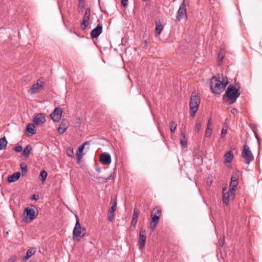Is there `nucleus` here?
Wrapping results in <instances>:
<instances>
[{
	"instance_id": "1",
	"label": "nucleus",
	"mask_w": 262,
	"mask_h": 262,
	"mask_svg": "<svg viewBox=\"0 0 262 262\" xmlns=\"http://www.w3.org/2000/svg\"><path fill=\"white\" fill-rule=\"evenodd\" d=\"M229 83V81L226 76L222 75L213 76L210 81L211 89L213 93L219 94L222 93Z\"/></svg>"
},
{
	"instance_id": "2",
	"label": "nucleus",
	"mask_w": 262,
	"mask_h": 262,
	"mask_svg": "<svg viewBox=\"0 0 262 262\" xmlns=\"http://www.w3.org/2000/svg\"><path fill=\"white\" fill-rule=\"evenodd\" d=\"M200 104V97L195 93H192L189 102L190 115L193 117L197 112Z\"/></svg>"
},
{
	"instance_id": "3",
	"label": "nucleus",
	"mask_w": 262,
	"mask_h": 262,
	"mask_svg": "<svg viewBox=\"0 0 262 262\" xmlns=\"http://www.w3.org/2000/svg\"><path fill=\"white\" fill-rule=\"evenodd\" d=\"M76 223L73 229V239L75 241H79L80 238L84 235L85 229L82 228L77 215H76Z\"/></svg>"
},
{
	"instance_id": "4",
	"label": "nucleus",
	"mask_w": 262,
	"mask_h": 262,
	"mask_svg": "<svg viewBox=\"0 0 262 262\" xmlns=\"http://www.w3.org/2000/svg\"><path fill=\"white\" fill-rule=\"evenodd\" d=\"M240 94L238 92L237 89L235 86H229L224 96H227V98L231 100L230 104L234 103L237 98L239 96Z\"/></svg>"
},
{
	"instance_id": "5",
	"label": "nucleus",
	"mask_w": 262,
	"mask_h": 262,
	"mask_svg": "<svg viewBox=\"0 0 262 262\" xmlns=\"http://www.w3.org/2000/svg\"><path fill=\"white\" fill-rule=\"evenodd\" d=\"M35 217L36 214L33 209L28 207L25 209L23 217L24 222L29 223Z\"/></svg>"
},
{
	"instance_id": "6",
	"label": "nucleus",
	"mask_w": 262,
	"mask_h": 262,
	"mask_svg": "<svg viewBox=\"0 0 262 262\" xmlns=\"http://www.w3.org/2000/svg\"><path fill=\"white\" fill-rule=\"evenodd\" d=\"M238 184V176L237 174H233L231 178L230 183V192L231 196L233 199L235 196V190Z\"/></svg>"
},
{
	"instance_id": "7",
	"label": "nucleus",
	"mask_w": 262,
	"mask_h": 262,
	"mask_svg": "<svg viewBox=\"0 0 262 262\" xmlns=\"http://www.w3.org/2000/svg\"><path fill=\"white\" fill-rule=\"evenodd\" d=\"M45 86V82L42 79L40 78L37 80L36 83L34 84L32 87L28 91L31 95L35 94L38 93L40 90L43 89Z\"/></svg>"
},
{
	"instance_id": "8",
	"label": "nucleus",
	"mask_w": 262,
	"mask_h": 262,
	"mask_svg": "<svg viewBox=\"0 0 262 262\" xmlns=\"http://www.w3.org/2000/svg\"><path fill=\"white\" fill-rule=\"evenodd\" d=\"M242 155L247 164H249L254 159L253 155L247 144L244 145Z\"/></svg>"
},
{
	"instance_id": "9",
	"label": "nucleus",
	"mask_w": 262,
	"mask_h": 262,
	"mask_svg": "<svg viewBox=\"0 0 262 262\" xmlns=\"http://www.w3.org/2000/svg\"><path fill=\"white\" fill-rule=\"evenodd\" d=\"M183 18H185V19H187V18L186 8L184 2L180 5L177 12L176 21H180Z\"/></svg>"
},
{
	"instance_id": "10",
	"label": "nucleus",
	"mask_w": 262,
	"mask_h": 262,
	"mask_svg": "<svg viewBox=\"0 0 262 262\" xmlns=\"http://www.w3.org/2000/svg\"><path fill=\"white\" fill-rule=\"evenodd\" d=\"M146 239V231L145 230L141 228L140 230L139 243V249L143 250L145 245V242Z\"/></svg>"
},
{
	"instance_id": "11",
	"label": "nucleus",
	"mask_w": 262,
	"mask_h": 262,
	"mask_svg": "<svg viewBox=\"0 0 262 262\" xmlns=\"http://www.w3.org/2000/svg\"><path fill=\"white\" fill-rule=\"evenodd\" d=\"M62 114V109L60 107H56L54 111L50 114V117L54 122H58L60 120Z\"/></svg>"
},
{
	"instance_id": "12",
	"label": "nucleus",
	"mask_w": 262,
	"mask_h": 262,
	"mask_svg": "<svg viewBox=\"0 0 262 262\" xmlns=\"http://www.w3.org/2000/svg\"><path fill=\"white\" fill-rule=\"evenodd\" d=\"M45 115L43 113H39L36 115L33 119L34 123L36 125H40L46 122Z\"/></svg>"
},
{
	"instance_id": "13",
	"label": "nucleus",
	"mask_w": 262,
	"mask_h": 262,
	"mask_svg": "<svg viewBox=\"0 0 262 262\" xmlns=\"http://www.w3.org/2000/svg\"><path fill=\"white\" fill-rule=\"evenodd\" d=\"M102 31V26L101 24H98L97 26L92 30L91 32V36L92 38H95L98 37Z\"/></svg>"
},
{
	"instance_id": "14",
	"label": "nucleus",
	"mask_w": 262,
	"mask_h": 262,
	"mask_svg": "<svg viewBox=\"0 0 262 262\" xmlns=\"http://www.w3.org/2000/svg\"><path fill=\"white\" fill-rule=\"evenodd\" d=\"M100 162L103 165H108L111 163V156L106 153H103L100 155Z\"/></svg>"
},
{
	"instance_id": "15",
	"label": "nucleus",
	"mask_w": 262,
	"mask_h": 262,
	"mask_svg": "<svg viewBox=\"0 0 262 262\" xmlns=\"http://www.w3.org/2000/svg\"><path fill=\"white\" fill-rule=\"evenodd\" d=\"M223 193V202L226 205H228L229 202V196H231L230 192L227 190V189L225 187L223 188L222 190Z\"/></svg>"
},
{
	"instance_id": "16",
	"label": "nucleus",
	"mask_w": 262,
	"mask_h": 262,
	"mask_svg": "<svg viewBox=\"0 0 262 262\" xmlns=\"http://www.w3.org/2000/svg\"><path fill=\"white\" fill-rule=\"evenodd\" d=\"M151 220L149 224V228L151 230L154 231L159 222L160 217H159L158 216H156V215L151 214Z\"/></svg>"
},
{
	"instance_id": "17",
	"label": "nucleus",
	"mask_w": 262,
	"mask_h": 262,
	"mask_svg": "<svg viewBox=\"0 0 262 262\" xmlns=\"http://www.w3.org/2000/svg\"><path fill=\"white\" fill-rule=\"evenodd\" d=\"M68 121L65 120H63L58 128V132L59 134H63L68 127Z\"/></svg>"
},
{
	"instance_id": "18",
	"label": "nucleus",
	"mask_w": 262,
	"mask_h": 262,
	"mask_svg": "<svg viewBox=\"0 0 262 262\" xmlns=\"http://www.w3.org/2000/svg\"><path fill=\"white\" fill-rule=\"evenodd\" d=\"M20 176V173L19 172H15L8 177V181L9 183L16 182L17 180H18Z\"/></svg>"
},
{
	"instance_id": "19",
	"label": "nucleus",
	"mask_w": 262,
	"mask_h": 262,
	"mask_svg": "<svg viewBox=\"0 0 262 262\" xmlns=\"http://www.w3.org/2000/svg\"><path fill=\"white\" fill-rule=\"evenodd\" d=\"M36 250L34 248H29L27 252V254L25 256L23 257V260L24 261H26L30 257H31L33 255L35 254Z\"/></svg>"
},
{
	"instance_id": "20",
	"label": "nucleus",
	"mask_w": 262,
	"mask_h": 262,
	"mask_svg": "<svg viewBox=\"0 0 262 262\" xmlns=\"http://www.w3.org/2000/svg\"><path fill=\"white\" fill-rule=\"evenodd\" d=\"M139 215V211L135 208L134 210L132 224L133 225L135 226L138 221V216Z\"/></svg>"
},
{
	"instance_id": "21",
	"label": "nucleus",
	"mask_w": 262,
	"mask_h": 262,
	"mask_svg": "<svg viewBox=\"0 0 262 262\" xmlns=\"http://www.w3.org/2000/svg\"><path fill=\"white\" fill-rule=\"evenodd\" d=\"M224 158L225 163H230L233 158L232 152L231 151L227 152L224 156Z\"/></svg>"
},
{
	"instance_id": "22",
	"label": "nucleus",
	"mask_w": 262,
	"mask_h": 262,
	"mask_svg": "<svg viewBox=\"0 0 262 262\" xmlns=\"http://www.w3.org/2000/svg\"><path fill=\"white\" fill-rule=\"evenodd\" d=\"M8 142L5 137L0 139V150L5 149L7 146Z\"/></svg>"
},
{
	"instance_id": "23",
	"label": "nucleus",
	"mask_w": 262,
	"mask_h": 262,
	"mask_svg": "<svg viewBox=\"0 0 262 262\" xmlns=\"http://www.w3.org/2000/svg\"><path fill=\"white\" fill-rule=\"evenodd\" d=\"M32 147L31 145H28L23 150L22 155L26 158L29 157L30 151L32 150Z\"/></svg>"
},
{
	"instance_id": "24",
	"label": "nucleus",
	"mask_w": 262,
	"mask_h": 262,
	"mask_svg": "<svg viewBox=\"0 0 262 262\" xmlns=\"http://www.w3.org/2000/svg\"><path fill=\"white\" fill-rule=\"evenodd\" d=\"M151 213V215H156L160 217L162 214V210L159 207H156L152 209Z\"/></svg>"
},
{
	"instance_id": "25",
	"label": "nucleus",
	"mask_w": 262,
	"mask_h": 262,
	"mask_svg": "<svg viewBox=\"0 0 262 262\" xmlns=\"http://www.w3.org/2000/svg\"><path fill=\"white\" fill-rule=\"evenodd\" d=\"M225 55V51L224 49H221L218 54V58L219 59V64H221L222 60Z\"/></svg>"
},
{
	"instance_id": "26",
	"label": "nucleus",
	"mask_w": 262,
	"mask_h": 262,
	"mask_svg": "<svg viewBox=\"0 0 262 262\" xmlns=\"http://www.w3.org/2000/svg\"><path fill=\"white\" fill-rule=\"evenodd\" d=\"M88 144L89 142H85L79 147L76 153L77 156H82V155H81V153L83 150L85 145Z\"/></svg>"
},
{
	"instance_id": "27",
	"label": "nucleus",
	"mask_w": 262,
	"mask_h": 262,
	"mask_svg": "<svg viewBox=\"0 0 262 262\" xmlns=\"http://www.w3.org/2000/svg\"><path fill=\"white\" fill-rule=\"evenodd\" d=\"M181 144L182 147H185L187 145V142L186 139V137H185V134L184 133H181Z\"/></svg>"
},
{
	"instance_id": "28",
	"label": "nucleus",
	"mask_w": 262,
	"mask_h": 262,
	"mask_svg": "<svg viewBox=\"0 0 262 262\" xmlns=\"http://www.w3.org/2000/svg\"><path fill=\"white\" fill-rule=\"evenodd\" d=\"M27 130L32 135L35 134V125L33 124H28L27 126Z\"/></svg>"
},
{
	"instance_id": "29",
	"label": "nucleus",
	"mask_w": 262,
	"mask_h": 262,
	"mask_svg": "<svg viewBox=\"0 0 262 262\" xmlns=\"http://www.w3.org/2000/svg\"><path fill=\"white\" fill-rule=\"evenodd\" d=\"M91 10L90 8H87L85 11L83 19L89 21L90 17Z\"/></svg>"
},
{
	"instance_id": "30",
	"label": "nucleus",
	"mask_w": 262,
	"mask_h": 262,
	"mask_svg": "<svg viewBox=\"0 0 262 262\" xmlns=\"http://www.w3.org/2000/svg\"><path fill=\"white\" fill-rule=\"evenodd\" d=\"M202 127V120H199L198 119L196 120V124L195 125V132H199Z\"/></svg>"
},
{
	"instance_id": "31",
	"label": "nucleus",
	"mask_w": 262,
	"mask_h": 262,
	"mask_svg": "<svg viewBox=\"0 0 262 262\" xmlns=\"http://www.w3.org/2000/svg\"><path fill=\"white\" fill-rule=\"evenodd\" d=\"M163 29V26L161 25H158L156 27V35H159Z\"/></svg>"
},
{
	"instance_id": "32",
	"label": "nucleus",
	"mask_w": 262,
	"mask_h": 262,
	"mask_svg": "<svg viewBox=\"0 0 262 262\" xmlns=\"http://www.w3.org/2000/svg\"><path fill=\"white\" fill-rule=\"evenodd\" d=\"M21 172L23 175L26 174L27 171V166L25 163H21L20 165Z\"/></svg>"
},
{
	"instance_id": "33",
	"label": "nucleus",
	"mask_w": 262,
	"mask_h": 262,
	"mask_svg": "<svg viewBox=\"0 0 262 262\" xmlns=\"http://www.w3.org/2000/svg\"><path fill=\"white\" fill-rule=\"evenodd\" d=\"M177 125L175 121H171L170 124V129L172 133H173L177 128Z\"/></svg>"
},
{
	"instance_id": "34",
	"label": "nucleus",
	"mask_w": 262,
	"mask_h": 262,
	"mask_svg": "<svg viewBox=\"0 0 262 262\" xmlns=\"http://www.w3.org/2000/svg\"><path fill=\"white\" fill-rule=\"evenodd\" d=\"M212 133V127H207L205 133V137L207 138H209L211 136Z\"/></svg>"
},
{
	"instance_id": "35",
	"label": "nucleus",
	"mask_w": 262,
	"mask_h": 262,
	"mask_svg": "<svg viewBox=\"0 0 262 262\" xmlns=\"http://www.w3.org/2000/svg\"><path fill=\"white\" fill-rule=\"evenodd\" d=\"M48 173L45 170H42L40 173V177H41V180L42 182L45 181L47 177Z\"/></svg>"
},
{
	"instance_id": "36",
	"label": "nucleus",
	"mask_w": 262,
	"mask_h": 262,
	"mask_svg": "<svg viewBox=\"0 0 262 262\" xmlns=\"http://www.w3.org/2000/svg\"><path fill=\"white\" fill-rule=\"evenodd\" d=\"M67 154L69 156H70L71 157H74L73 149L72 147H69L67 149Z\"/></svg>"
},
{
	"instance_id": "37",
	"label": "nucleus",
	"mask_w": 262,
	"mask_h": 262,
	"mask_svg": "<svg viewBox=\"0 0 262 262\" xmlns=\"http://www.w3.org/2000/svg\"><path fill=\"white\" fill-rule=\"evenodd\" d=\"M89 24V21L83 19L81 24V27L82 30H85L86 27H88Z\"/></svg>"
},
{
	"instance_id": "38",
	"label": "nucleus",
	"mask_w": 262,
	"mask_h": 262,
	"mask_svg": "<svg viewBox=\"0 0 262 262\" xmlns=\"http://www.w3.org/2000/svg\"><path fill=\"white\" fill-rule=\"evenodd\" d=\"M111 206H113V207H117V198H112L111 200Z\"/></svg>"
},
{
	"instance_id": "39",
	"label": "nucleus",
	"mask_w": 262,
	"mask_h": 262,
	"mask_svg": "<svg viewBox=\"0 0 262 262\" xmlns=\"http://www.w3.org/2000/svg\"><path fill=\"white\" fill-rule=\"evenodd\" d=\"M17 259V257L15 255H12L8 259V262H15Z\"/></svg>"
},
{
	"instance_id": "40",
	"label": "nucleus",
	"mask_w": 262,
	"mask_h": 262,
	"mask_svg": "<svg viewBox=\"0 0 262 262\" xmlns=\"http://www.w3.org/2000/svg\"><path fill=\"white\" fill-rule=\"evenodd\" d=\"M227 133V130L226 129H225L224 128H222V133L221 135V138H223Z\"/></svg>"
},
{
	"instance_id": "41",
	"label": "nucleus",
	"mask_w": 262,
	"mask_h": 262,
	"mask_svg": "<svg viewBox=\"0 0 262 262\" xmlns=\"http://www.w3.org/2000/svg\"><path fill=\"white\" fill-rule=\"evenodd\" d=\"M23 149V147L21 145L16 146L14 148V150L16 152H20Z\"/></svg>"
},
{
	"instance_id": "42",
	"label": "nucleus",
	"mask_w": 262,
	"mask_h": 262,
	"mask_svg": "<svg viewBox=\"0 0 262 262\" xmlns=\"http://www.w3.org/2000/svg\"><path fill=\"white\" fill-rule=\"evenodd\" d=\"M116 207L111 206L108 211L109 214H114V212L116 211Z\"/></svg>"
},
{
	"instance_id": "43",
	"label": "nucleus",
	"mask_w": 262,
	"mask_h": 262,
	"mask_svg": "<svg viewBox=\"0 0 262 262\" xmlns=\"http://www.w3.org/2000/svg\"><path fill=\"white\" fill-rule=\"evenodd\" d=\"M114 214H109L108 216V220L110 222H112L114 220Z\"/></svg>"
},
{
	"instance_id": "44",
	"label": "nucleus",
	"mask_w": 262,
	"mask_h": 262,
	"mask_svg": "<svg viewBox=\"0 0 262 262\" xmlns=\"http://www.w3.org/2000/svg\"><path fill=\"white\" fill-rule=\"evenodd\" d=\"M38 198H39L38 195H37L35 194H34L31 197V199L34 200H37L38 199Z\"/></svg>"
},
{
	"instance_id": "45",
	"label": "nucleus",
	"mask_w": 262,
	"mask_h": 262,
	"mask_svg": "<svg viewBox=\"0 0 262 262\" xmlns=\"http://www.w3.org/2000/svg\"><path fill=\"white\" fill-rule=\"evenodd\" d=\"M128 0H121V5L123 6H126L127 4Z\"/></svg>"
},
{
	"instance_id": "46",
	"label": "nucleus",
	"mask_w": 262,
	"mask_h": 262,
	"mask_svg": "<svg viewBox=\"0 0 262 262\" xmlns=\"http://www.w3.org/2000/svg\"><path fill=\"white\" fill-rule=\"evenodd\" d=\"M231 112L233 114L235 115V114H237V113H238V110H237L236 108H232V109L231 110Z\"/></svg>"
},
{
	"instance_id": "47",
	"label": "nucleus",
	"mask_w": 262,
	"mask_h": 262,
	"mask_svg": "<svg viewBox=\"0 0 262 262\" xmlns=\"http://www.w3.org/2000/svg\"><path fill=\"white\" fill-rule=\"evenodd\" d=\"M211 127V119H209L208 121L207 124V127Z\"/></svg>"
},
{
	"instance_id": "48",
	"label": "nucleus",
	"mask_w": 262,
	"mask_h": 262,
	"mask_svg": "<svg viewBox=\"0 0 262 262\" xmlns=\"http://www.w3.org/2000/svg\"><path fill=\"white\" fill-rule=\"evenodd\" d=\"M77 163H79L82 156H77Z\"/></svg>"
},
{
	"instance_id": "49",
	"label": "nucleus",
	"mask_w": 262,
	"mask_h": 262,
	"mask_svg": "<svg viewBox=\"0 0 262 262\" xmlns=\"http://www.w3.org/2000/svg\"><path fill=\"white\" fill-rule=\"evenodd\" d=\"M224 241H220V242H219V244H220V245L221 246H223V245H224Z\"/></svg>"
},
{
	"instance_id": "50",
	"label": "nucleus",
	"mask_w": 262,
	"mask_h": 262,
	"mask_svg": "<svg viewBox=\"0 0 262 262\" xmlns=\"http://www.w3.org/2000/svg\"><path fill=\"white\" fill-rule=\"evenodd\" d=\"M111 179V176H110V177H107L106 179V182H107L108 180H110Z\"/></svg>"
},
{
	"instance_id": "51",
	"label": "nucleus",
	"mask_w": 262,
	"mask_h": 262,
	"mask_svg": "<svg viewBox=\"0 0 262 262\" xmlns=\"http://www.w3.org/2000/svg\"><path fill=\"white\" fill-rule=\"evenodd\" d=\"M144 43H145V45L146 46L147 44V42L146 41V40H145L144 41Z\"/></svg>"
},
{
	"instance_id": "52",
	"label": "nucleus",
	"mask_w": 262,
	"mask_h": 262,
	"mask_svg": "<svg viewBox=\"0 0 262 262\" xmlns=\"http://www.w3.org/2000/svg\"><path fill=\"white\" fill-rule=\"evenodd\" d=\"M256 138H257V140L258 141V137H257V135H256Z\"/></svg>"
}]
</instances>
